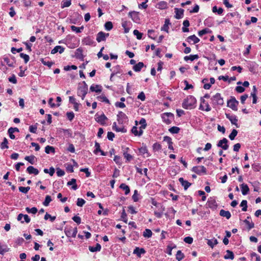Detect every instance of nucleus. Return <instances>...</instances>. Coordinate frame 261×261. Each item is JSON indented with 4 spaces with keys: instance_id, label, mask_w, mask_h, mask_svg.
I'll list each match as a JSON object with an SVG mask.
<instances>
[{
    "instance_id": "obj_53",
    "label": "nucleus",
    "mask_w": 261,
    "mask_h": 261,
    "mask_svg": "<svg viewBox=\"0 0 261 261\" xmlns=\"http://www.w3.org/2000/svg\"><path fill=\"white\" fill-rule=\"evenodd\" d=\"M105 29L107 31H110L113 28V24L111 21H107L105 24Z\"/></svg>"
},
{
    "instance_id": "obj_49",
    "label": "nucleus",
    "mask_w": 261,
    "mask_h": 261,
    "mask_svg": "<svg viewBox=\"0 0 261 261\" xmlns=\"http://www.w3.org/2000/svg\"><path fill=\"white\" fill-rule=\"evenodd\" d=\"M51 200H52L51 197L49 195H47L45 197L44 201L43 202V204L44 206H47L49 205V203L51 201Z\"/></svg>"
},
{
    "instance_id": "obj_42",
    "label": "nucleus",
    "mask_w": 261,
    "mask_h": 261,
    "mask_svg": "<svg viewBox=\"0 0 261 261\" xmlns=\"http://www.w3.org/2000/svg\"><path fill=\"white\" fill-rule=\"evenodd\" d=\"M8 141L7 138H4L3 142L1 144V148L2 149H5V148H8Z\"/></svg>"
},
{
    "instance_id": "obj_47",
    "label": "nucleus",
    "mask_w": 261,
    "mask_h": 261,
    "mask_svg": "<svg viewBox=\"0 0 261 261\" xmlns=\"http://www.w3.org/2000/svg\"><path fill=\"white\" fill-rule=\"evenodd\" d=\"M25 210L28 213H32L33 214H36L38 211L37 208L35 207H33L32 208L27 207L25 208Z\"/></svg>"
},
{
    "instance_id": "obj_40",
    "label": "nucleus",
    "mask_w": 261,
    "mask_h": 261,
    "mask_svg": "<svg viewBox=\"0 0 261 261\" xmlns=\"http://www.w3.org/2000/svg\"><path fill=\"white\" fill-rule=\"evenodd\" d=\"M71 4L70 0H64L62 2L61 7L62 8L69 7Z\"/></svg>"
},
{
    "instance_id": "obj_8",
    "label": "nucleus",
    "mask_w": 261,
    "mask_h": 261,
    "mask_svg": "<svg viewBox=\"0 0 261 261\" xmlns=\"http://www.w3.org/2000/svg\"><path fill=\"white\" fill-rule=\"evenodd\" d=\"M238 103L239 102L234 98H231L230 100H228L227 106L233 110H237Z\"/></svg>"
},
{
    "instance_id": "obj_44",
    "label": "nucleus",
    "mask_w": 261,
    "mask_h": 261,
    "mask_svg": "<svg viewBox=\"0 0 261 261\" xmlns=\"http://www.w3.org/2000/svg\"><path fill=\"white\" fill-rule=\"evenodd\" d=\"M180 128L177 126H172L169 129V131L172 134H177Z\"/></svg>"
},
{
    "instance_id": "obj_30",
    "label": "nucleus",
    "mask_w": 261,
    "mask_h": 261,
    "mask_svg": "<svg viewBox=\"0 0 261 261\" xmlns=\"http://www.w3.org/2000/svg\"><path fill=\"white\" fill-rule=\"evenodd\" d=\"M156 7L160 9H165L167 7V3L165 1H161L157 4Z\"/></svg>"
},
{
    "instance_id": "obj_15",
    "label": "nucleus",
    "mask_w": 261,
    "mask_h": 261,
    "mask_svg": "<svg viewBox=\"0 0 261 261\" xmlns=\"http://www.w3.org/2000/svg\"><path fill=\"white\" fill-rule=\"evenodd\" d=\"M90 90L91 92H95L96 93H100L101 92V86L98 85L93 84L90 86Z\"/></svg>"
},
{
    "instance_id": "obj_33",
    "label": "nucleus",
    "mask_w": 261,
    "mask_h": 261,
    "mask_svg": "<svg viewBox=\"0 0 261 261\" xmlns=\"http://www.w3.org/2000/svg\"><path fill=\"white\" fill-rule=\"evenodd\" d=\"M119 187L125 191V195H127L130 192L129 187L125 184H121Z\"/></svg>"
},
{
    "instance_id": "obj_58",
    "label": "nucleus",
    "mask_w": 261,
    "mask_h": 261,
    "mask_svg": "<svg viewBox=\"0 0 261 261\" xmlns=\"http://www.w3.org/2000/svg\"><path fill=\"white\" fill-rule=\"evenodd\" d=\"M4 61L5 63H6L8 66L9 67H13V62L12 61H11L10 59L6 57L4 58Z\"/></svg>"
},
{
    "instance_id": "obj_21",
    "label": "nucleus",
    "mask_w": 261,
    "mask_h": 261,
    "mask_svg": "<svg viewBox=\"0 0 261 261\" xmlns=\"http://www.w3.org/2000/svg\"><path fill=\"white\" fill-rule=\"evenodd\" d=\"M145 250L143 248H139V247H136L133 251V253L136 254L138 257H141L142 254H144Z\"/></svg>"
},
{
    "instance_id": "obj_3",
    "label": "nucleus",
    "mask_w": 261,
    "mask_h": 261,
    "mask_svg": "<svg viewBox=\"0 0 261 261\" xmlns=\"http://www.w3.org/2000/svg\"><path fill=\"white\" fill-rule=\"evenodd\" d=\"M212 103L214 105H223L224 101L220 93H217L212 98Z\"/></svg>"
},
{
    "instance_id": "obj_23",
    "label": "nucleus",
    "mask_w": 261,
    "mask_h": 261,
    "mask_svg": "<svg viewBox=\"0 0 261 261\" xmlns=\"http://www.w3.org/2000/svg\"><path fill=\"white\" fill-rule=\"evenodd\" d=\"M257 89L255 86L253 87V91L251 93V96L253 98L252 102L253 103H256L257 102V96H256Z\"/></svg>"
},
{
    "instance_id": "obj_48",
    "label": "nucleus",
    "mask_w": 261,
    "mask_h": 261,
    "mask_svg": "<svg viewBox=\"0 0 261 261\" xmlns=\"http://www.w3.org/2000/svg\"><path fill=\"white\" fill-rule=\"evenodd\" d=\"M237 134H238V131L236 129H233L232 130L231 133L229 135V138L231 140H233L234 139V138L237 136Z\"/></svg>"
},
{
    "instance_id": "obj_50",
    "label": "nucleus",
    "mask_w": 261,
    "mask_h": 261,
    "mask_svg": "<svg viewBox=\"0 0 261 261\" xmlns=\"http://www.w3.org/2000/svg\"><path fill=\"white\" fill-rule=\"evenodd\" d=\"M240 206L242 207V210L243 212H246L247 209V201L246 200H243L241 203Z\"/></svg>"
},
{
    "instance_id": "obj_5",
    "label": "nucleus",
    "mask_w": 261,
    "mask_h": 261,
    "mask_svg": "<svg viewBox=\"0 0 261 261\" xmlns=\"http://www.w3.org/2000/svg\"><path fill=\"white\" fill-rule=\"evenodd\" d=\"M192 170L198 175L205 174L206 173V169L203 166L194 167Z\"/></svg>"
},
{
    "instance_id": "obj_64",
    "label": "nucleus",
    "mask_w": 261,
    "mask_h": 261,
    "mask_svg": "<svg viewBox=\"0 0 261 261\" xmlns=\"http://www.w3.org/2000/svg\"><path fill=\"white\" fill-rule=\"evenodd\" d=\"M20 56L21 58L24 59L25 63H27L29 61L30 57L28 55L21 53Z\"/></svg>"
},
{
    "instance_id": "obj_45",
    "label": "nucleus",
    "mask_w": 261,
    "mask_h": 261,
    "mask_svg": "<svg viewBox=\"0 0 261 261\" xmlns=\"http://www.w3.org/2000/svg\"><path fill=\"white\" fill-rule=\"evenodd\" d=\"M35 159V156L34 155H30V156H26L24 158V159L30 163L31 164H34V160Z\"/></svg>"
},
{
    "instance_id": "obj_37",
    "label": "nucleus",
    "mask_w": 261,
    "mask_h": 261,
    "mask_svg": "<svg viewBox=\"0 0 261 261\" xmlns=\"http://www.w3.org/2000/svg\"><path fill=\"white\" fill-rule=\"evenodd\" d=\"M71 29L72 31L75 32L76 33H80L84 29V27L82 26L81 27H77L74 25H71Z\"/></svg>"
},
{
    "instance_id": "obj_51",
    "label": "nucleus",
    "mask_w": 261,
    "mask_h": 261,
    "mask_svg": "<svg viewBox=\"0 0 261 261\" xmlns=\"http://www.w3.org/2000/svg\"><path fill=\"white\" fill-rule=\"evenodd\" d=\"M244 223L246 224L249 229H251L254 227V223L252 221H249L247 219L244 220Z\"/></svg>"
},
{
    "instance_id": "obj_52",
    "label": "nucleus",
    "mask_w": 261,
    "mask_h": 261,
    "mask_svg": "<svg viewBox=\"0 0 261 261\" xmlns=\"http://www.w3.org/2000/svg\"><path fill=\"white\" fill-rule=\"evenodd\" d=\"M45 173H48L50 176H53L55 173V169L53 167H50L49 169H44L43 170Z\"/></svg>"
},
{
    "instance_id": "obj_34",
    "label": "nucleus",
    "mask_w": 261,
    "mask_h": 261,
    "mask_svg": "<svg viewBox=\"0 0 261 261\" xmlns=\"http://www.w3.org/2000/svg\"><path fill=\"white\" fill-rule=\"evenodd\" d=\"M183 25L184 27L182 28L183 32H188L189 31V29L187 28L190 25L189 21L188 20H185L183 22Z\"/></svg>"
},
{
    "instance_id": "obj_38",
    "label": "nucleus",
    "mask_w": 261,
    "mask_h": 261,
    "mask_svg": "<svg viewBox=\"0 0 261 261\" xmlns=\"http://www.w3.org/2000/svg\"><path fill=\"white\" fill-rule=\"evenodd\" d=\"M152 233L150 229H146L143 232V236L145 238H149L152 236Z\"/></svg>"
},
{
    "instance_id": "obj_14",
    "label": "nucleus",
    "mask_w": 261,
    "mask_h": 261,
    "mask_svg": "<svg viewBox=\"0 0 261 261\" xmlns=\"http://www.w3.org/2000/svg\"><path fill=\"white\" fill-rule=\"evenodd\" d=\"M127 119V117L125 114L123 113L122 112H119L117 115V120L119 122L122 123L123 121H126Z\"/></svg>"
},
{
    "instance_id": "obj_25",
    "label": "nucleus",
    "mask_w": 261,
    "mask_h": 261,
    "mask_svg": "<svg viewBox=\"0 0 261 261\" xmlns=\"http://www.w3.org/2000/svg\"><path fill=\"white\" fill-rule=\"evenodd\" d=\"M241 188L242 191V193L243 195H247L249 191V189L248 186L245 184H242L241 185Z\"/></svg>"
},
{
    "instance_id": "obj_2",
    "label": "nucleus",
    "mask_w": 261,
    "mask_h": 261,
    "mask_svg": "<svg viewBox=\"0 0 261 261\" xmlns=\"http://www.w3.org/2000/svg\"><path fill=\"white\" fill-rule=\"evenodd\" d=\"M88 85L85 82H83V85L80 86L77 89V95L83 100L87 93Z\"/></svg>"
},
{
    "instance_id": "obj_57",
    "label": "nucleus",
    "mask_w": 261,
    "mask_h": 261,
    "mask_svg": "<svg viewBox=\"0 0 261 261\" xmlns=\"http://www.w3.org/2000/svg\"><path fill=\"white\" fill-rule=\"evenodd\" d=\"M211 31L208 29H204L202 30L199 31L198 33L199 36H202L204 34L209 33Z\"/></svg>"
},
{
    "instance_id": "obj_26",
    "label": "nucleus",
    "mask_w": 261,
    "mask_h": 261,
    "mask_svg": "<svg viewBox=\"0 0 261 261\" xmlns=\"http://www.w3.org/2000/svg\"><path fill=\"white\" fill-rule=\"evenodd\" d=\"M220 215L222 217H226L227 219H229L231 217L230 213L228 211L224 210H221L220 211Z\"/></svg>"
},
{
    "instance_id": "obj_63",
    "label": "nucleus",
    "mask_w": 261,
    "mask_h": 261,
    "mask_svg": "<svg viewBox=\"0 0 261 261\" xmlns=\"http://www.w3.org/2000/svg\"><path fill=\"white\" fill-rule=\"evenodd\" d=\"M66 116L68 119L71 121L73 119L74 117V114L72 112H69L66 113Z\"/></svg>"
},
{
    "instance_id": "obj_9",
    "label": "nucleus",
    "mask_w": 261,
    "mask_h": 261,
    "mask_svg": "<svg viewBox=\"0 0 261 261\" xmlns=\"http://www.w3.org/2000/svg\"><path fill=\"white\" fill-rule=\"evenodd\" d=\"M228 140L226 138H223L222 140L219 141L217 146L221 147L224 150H227L228 148V145L227 144Z\"/></svg>"
},
{
    "instance_id": "obj_11",
    "label": "nucleus",
    "mask_w": 261,
    "mask_h": 261,
    "mask_svg": "<svg viewBox=\"0 0 261 261\" xmlns=\"http://www.w3.org/2000/svg\"><path fill=\"white\" fill-rule=\"evenodd\" d=\"M95 119L98 123H99L101 125H104L105 124V121L107 120V117L103 114L101 115L96 114Z\"/></svg>"
},
{
    "instance_id": "obj_62",
    "label": "nucleus",
    "mask_w": 261,
    "mask_h": 261,
    "mask_svg": "<svg viewBox=\"0 0 261 261\" xmlns=\"http://www.w3.org/2000/svg\"><path fill=\"white\" fill-rule=\"evenodd\" d=\"M97 98L101 101L106 102L108 103H109V99L103 95H101L98 96Z\"/></svg>"
},
{
    "instance_id": "obj_46",
    "label": "nucleus",
    "mask_w": 261,
    "mask_h": 261,
    "mask_svg": "<svg viewBox=\"0 0 261 261\" xmlns=\"http://www.w3.org/2000/svg\"><path fill=\"white\" fill-rule=\"evenodd\" d=\"M184 254L181 252L180 250H178L176 254V258L178 261H180L184 257Z\"/></svg>"
},
{
    "instance_id": "obj_55",
    "label": "nucleus",
    "mask_w": 261,
    "mask_h": 261,
    "mask_svg": "<svg viewBox=\"0 0 261 261\" xmlns=\"http://www.w3.org/2000/svg\"><path fill=\"white\" fill-rule=\"evenodd\" d=\"M154 31L152 30H149L148 31V36L149 38L153 40H155L156 36L154 34Z\"/></svg>"
},
{
    "instance_id": "obj_60",
    "label": "nucleus",
    "mask_w": 261,
    "mask_h": 261,
    "mask_svg": "<svg viewBox=\"0 0 261 261\" xmlns=\"http://www.w3.org/2000/svg\"><path fill=\"white\" fill-rule=\"evenodd\" d=\"M85 203V201L82 198H79L77 199L76 204L77 206L82 207Z\"/></svg>"
},
{
    "instance_id": "obj_13",
    "label": "nucleus",
    "mask_w": 261,
    "mask_h": 261,
    "mask_svg": "<svg viewBox=\"0 0 261 261\" xmlns=\"http://www.w3.org/2000/svg\"><path fill=\"white\" fill-rule=\"evenodd\" d=\"M226 118L229 120L232 124L235 125L237 127H238L237 124L238 119L235 115H230V114H226Z\"/></svg>"
},
{
    "instance_id": "obj_20",
    "label": "nucleus",
    "mask_w": 261,
    "mask_h": 261,
    "mask_svg": "<svg viewBox=\"0 0 261 261\" xmlns=\"http://www.w3.org/2000/svg\"><path fill=\"white\" fill-rule=\"evenodd\" d=\"M82 42L84 44L86 45H91L94 43L93 40L90 37L85 38L83 39Z\"/></svg>"
},
{
    "instance_id": "obj_31",
    "label": "nucleus",
    "mask_w": 261,
    "mask_h": 261,
    "mask_svg": "<svg viewBox=\"0 0 261 261\" xmlns=\"http://www.w3.org/2000/svg\"><path fill=\"white\" fill-rule=\"evenodd\" d=\"M101 245L99 244H96L95 247L90 246L89 249L91 252H94L96 251H99L101 249Z\"/></svg>"
},
{
    "instance_id": "obj_29",
    "label": "nucleus",
    "mask_w": 261,
    "mask_h": 261,
    "mask_svg": "<svg viewBox=\"0 0 261 261\" xmlns=\"http://www.w3.org/2000/svg\"><path fill=\"white\" fill-rule=\"evenodd\" d=\"M199 58V56L198 55H191L190 56H187L184 57V60L186 61H188V60H190L191 61H194L195 59H197Z\"/></svg>"
},
{
    "instance_id": "obj_18",
    "label": "nucleus",
    "mask_w": 261,
    "mask_h": 261,
    "mask_svg": "<svg viewBox=\"0 0 261 261\" xmlns=\"http://www.w3.org/2000/svg\"><path fill=\"white\" fill-rule=\"evenodd\" d=\"M179 181L181 184V185L184 187V189L185 190H187V189L191 186V183L188 182L187 180H185L183 178L180 177L179 178Z\"/></svg>"
},
{
    "instance_id": "obj_39",
    "label": "nucleus",
    "mask_w": 261,
    "mask_h": 261,
    "mask_svg": "<svg viewBox=\"0 0 261 261\" xmlns=\"http://www.w3.org/2000/svg\"><path fill=\"white\" fill-rule=\"evenodd\" d=\"M218 244V241L216 239H213L211 240H208L207 242V244L211 247L212 248H213L215 245H216Z\"/></svg>"
},
{
    "instance_id": "obj_28",
    "label": "nucleus",
    "mask_w": 261,
    "mask_h": 261,
    "mask_svg": "<svg viewBox=\"0 0 261 261\" xmlns=\"http://www.w3.org/2000/svg\"><path fill=\"white\" fill-rule=\"evenodd\" d=\"M113 130L118 132H122L125 133L126 132V129L124 127H118L117 126L116 123L114 122L113 124Z\"/></svg>"
},
{
    "instance_id": "obj_41",
    "label": "nucleus",
    "mask_w": 261,
    "mask_h": 261,
    "mask_svg": "<svg viewBox=\"0 0 261 261\" xmlns=\"http://www.w3.org/2000/svg\"><path fill=\"white\" fill-rule=\"evenodd\" d=\"M45 152L47 154H48L50 152L55 153V148L53 146L47 145L45 148Z\"/></svg>"
},
{
    "instance_id": "obj_32",
    "label": "nucleus",
    "mask_w": 261,
    "mask_h": 261,
    "mask_svg": "<svg viewBox=\"0 0 261 261\" xmlns=\"http://www.w3.org/2000/svg\"><path fill=\"white\" fill-rule=\"evenodd\" d=\"M170 24V21L169 19H166L164 25L162 27L161 30L165 31L168 33L169 24Z\"/></svg>"
},
{
    "instance_id": "obj_19",
    "label": "nucleus",
    "mask_w": 261,
    "mask_h": 261,
    "mask_svg": "<svg viewBox=\"0 0 261 261\" xmlns=\"http://www.w3.org/2000/svg\"><path fill=\"white\" fill-rule=\"evenodd\" d=\"M27 171L30 174H34L37 175L39 174V170L32 166H29L27 168Z\"/></svg>"
},
{
    "instance_id": "obj_4",
    "label": "nucleus",
    "mask_w": 261,
    "mask_h": 261,
    "mask_svg": "<svg viewBox=\"0 0 261 261\" xmlns=\"http://www.w3.org/2000/svg\"><path fill=\"white\" fill-rule=\"evenodd\" d=\"M162 118L165 123L169 124L174 119V115L171 113H165L162 115Z\"/></svg>"
},
{
    "instance_id": "obj_35",
    "label": "nucleus",
    "mask_w": 261,
    "mask_h": 261,
    "mask_svg": "<svg viewBox=\"0 0 261 261\" xmlns=\"http://www.w3.org/2000/svg\"><path fill=\"white\" fill-rule=\"evenodd\" d=\"M67 185H72V189L75 190L77 189V186L76 184V179L74 178L71 179V180L67 182Z\"/></svg>"
},
{
    "instance_id": "obj_12",
    "label": "nucleus",
    "mask_w": 261,
    "mask_h": 261,
    "mask_svg": "<svg viewBox=\"0 0 261 261\" xmlns=\"http://www.w3.org/2000/svg\"><path fill=\"white\" fill-rule=\"evenodd\" d=\"M129 16L132 19V20L135 22H138L139 20V17L138 15V13L135 11L129 12L128 13Z\"/></svg>"
},
{
    "instance_id": "obj_43",
    "label": "nucleus",
    "mask_w": 261,
    "mask_h": 261,
    "mask_svg": "<svg viewBox=\"0 0 261 261\" xmlns=\"http://www.w3.org/2000/svg\"><path fill=\"white\" fill-rule=\"evenodd\" d=\"M72 227H70L69 228L66 227L64 229V232L66 234V236L67 237H72Z\"/></svg>"
},
{
    "instance_id": "obj_61",
    "label": "nucleus",
    "mask_w": 261,
    "mask_h": 261,
    "mask_svg": "<svg viewBox=\"0 0 261 261\" xmlns=\"http://www.w3.org/2000/svg\"><path fill=\"white\" fill-rule=\"evenodd\" d=\"M223 9L222 8H219L218 9L216 6H214L213 8V12L214 13L217 12L218 14H221L223 13Z\"/></svg>"
},
{
    "instance_id": "obj_59",
    "label": "nucleus",
    "mask_w": 261,
    "mask_h": 261,
    "mask_svg": "<svg viewBox=\"0 0 261 261\" xmlns=\"http://www.w3.org/2000/svg\"><path fill=\"white\" fill-rule=\"evenodd\" d=\"M41 62L43 65L47 66L48 67H50L54 64L53 62L49 61H46L44 59H42Z\"/></svg>"
},
{
    "instance_id": "obj_36",
    "label": "nucleus",
    "mask_w": 261,
    "mask_h": 261,
    "mask_svg": "<svg viewBox=\"0 0 261 261\" xmlns=\"http://www.w3.org/2000/svg\"><path fill=\"white\" fill-rule=\"evenodd\" d=\"M224 257L225 259H233L234 258L233 253L232 251H231L229 250H227L226 251V254L224 256Z\"/></svg>"
},
{
    "instance_id": "obj_56",
    "label": "nucleus",
    "mask_w": 261,
    "mask_h": 261,
    "mask_svg": "<svg viewBox=\"0 0 261 261\" xmlns=\"http://www.w3.org/2000/svg\"><path fill=\"white\" fill-rule=\"evenodd\" d=\"M30 187H19V190L20 192L23 193H27L28 191L30 190Z\"/></svg>"
},
{
    "instance_id": "obj_54",
    "label": "nucleus",
    "mask_w": 261,
    "mask_h": 261,
    "mask_svg": "<svg viewBox=\"0 0 261 261\" xmlns=\"http://www.w3.org/2000/svg\"><path fill=\"white\" fill-rule=\"evenodd\" d=\"M133 34L134 35H135L137 37V38L139 40L141 39L142 37L143 34L139 32L138 30H135L133 31Z\"/></svg>"
},
{
    "instance_id": "obj_10",
    "label": "nucleus",
    "mask_w": 261,
    "mask_h": 261,
    "mask_svg": "<svg viewBox=\"0 0 261 261\" xmlns=\"http://www.w3.org/2000/svg\"><path fill=\"white\" fill-rule=\"evenodd\" d=\"M109 35V33H105L103 32H100L97 34L96 41L98 42H100L101 41H105L106 39V37H108Z\"/></svg>"
},
{
    "instance_id": "obj_1",
    "label": "nucleus",
    "mask_w": 261,
    "mask_h": 261,
    "mask_svg": "<svg viewBox=\"0 0 261 261\" xmlns=\"http://www.w3.org/2000/svg\"><path fill=\"white\" fill-rule=\"evenodd\" d=\"M196 102L195 98L192 95H189L184 100L182 106L185 109H192L195 108Z\"/></svg>"
},
{
    "instance_id": "obj_22",
    "label": "nucleus",
    "mask_w": 261,
    "mask_h": 261,
    "mask_svg": "<svg viewBox=\"0 0 261 261\" xmlns=\"http://www.w3.org/2000/svg\"><path fill=\"white\" fill-rule=\"evenodd\" d=\"M175 18L177 19H180L184 15V10L181 9L176 8L175 9Z\"/></svg>"
},
{
    "instance_id": "obj_16",
    "label": "nucleus",
    "mask_w": 261,
    "mask_h": 261,
    "mask_svg": "<svg viewBox=\"0 0 261 261\" xmlns=\"http://www.w3.org/2000/svg\"><path fill=\"white\" fill-rule=\"evenodd\" d=\"M187 40L189 43H191V42L192 41L193 44L197 43L200 41L199 39L197 38L195 35L189 36L187 38Z\"/></svg>"
},
{
    "instance_id": "obj_17",
    "label": "nucleus",
    "mask_w": 261,
    "mask_h": 261,
    "mask_svg": "<svg viewBox=\"0 0 261 261\" xmlns=\"http://www.w3.org/2000/svg\"><path fill=\"white\" fill-rule=\"evenodd\" d=\"M64 50H65V48L63 47H62L61 46H59V45L56 46V47H54V48L53 49L51 50V54H55L58 52H59L60 54H62V53L64 52Z\"/></svg>"
},
{
    "instance_id": "obj_7",
    "label": "nucleus",
    "mask_w": 261,
    "mask_h": 261,
    "mask_svg": "<svg viewBox=\"0 0 261 261\" xmlns=\"http://www.w3.org/2000/svg\"><path fill=\"white\" fill-rule=\"evenodd\" d=\"M206 204L208 207L213 210L216 209L218 206L217 203L213 197H211L208 199Z\"/></svg>"
},
{
    "instance_id": "obj_24",
    "label": "nucleus",
    "mask_w": 261,
    "mask_h": 261,
    "mask_svg": "<svg viewBox=\"0 0 261 261\" xmlns=\"http://www.w3.org/2000/svg\"><path fill=\"white\" fill-rule=\"evenodd\" d=\"M10 248L6 245H2L0 243V254L3 255L9 251Z\"/></svg>"
},
{
    "instance_id": "obj_6",
    "label": "nucleus",
    "mask_w": 261,
    "mask_h": 261,
    "mask_svg": "<svg viewBox=\"0 0 261 261\" xmlns=\"http://www.w3.org/2000/svg\"><path fill=\"white\" fill-rule=\"evenodd\" d=\"M200 102L201 103L199 106V109L207 112L210 111L211 110V108L210 107L208 103L204 100L203 98H201Z\"/></svg>"
},
{
    "instance_id": "obj_27",
    "label": "nucleus",
    "mask_w": 261,
    "mask_h": 261,
    "mask_svg": "<svg viewBox=\"0 0 261 261\" xmlns=\"http://www.w3.org/2000/svg\"><path fill=\"white\" fill-rule=\"evenodd\" d=\"M144 66V63L143 62H140L133 66V69L136 72H139L141 70Z\"/></svg>"
}]
</instances>
